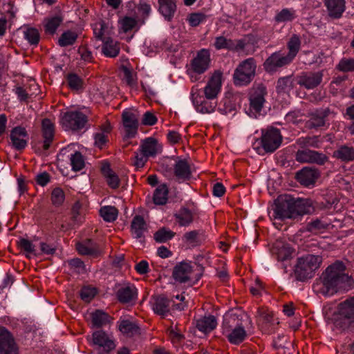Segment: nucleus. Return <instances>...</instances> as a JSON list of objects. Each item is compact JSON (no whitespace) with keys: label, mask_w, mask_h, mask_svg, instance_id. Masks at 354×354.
I'll use <instances>...</instances> for the list:
<instances>
[{"label":"nucleus","mask_w":354,"mask_h":354,"mask_svg":"<svg viewBox=\"0 0 354 354\" xmlns=\"http://www.w3.org/2000/svg\"><path fill=\"white\" fill-rule=\"evenodd\" d=\"M345 266L340 261H336L329 266L317 279L313 286L316 294L325 297L332 296L343 290L350 288L352 281L345 273Z\"/></svg>","instance_id":"obj_1"},{"label":"nucleus","mask_w":354,"mask_h":354,"mask_svg":"<svg viewBox=\"0 0 354 354\" xmlns=\"http://www.w3.org/2000/svg\"><path fill=\"white\" fill-rule=\"evenodd\" d=\"M314 210L309 199L295 198L290 195H280L275 201L274 216L275 218H295L311 213Z\"/></svg>","instance_id":"obj_2"},{"label":"nucleus","mask_w":354,"mask_h":354,"mask_svg":"<svg viewBox=\"0 0 354 354\" xmlns=\"http://www.w3.org/2000/svg\"><path fill=\"white\" fill-rule=\"evenodd\" d=\"M244 317L243 313H228L224 315L222 332L231 344H239L247 336L243 326Z\"/></svg>","instance_id":"obj_3"},{"label":"nucleus","mask_w":354,"mask_h":354,"mask_svg":"<svg viewBox=\"0 0 354 354\" xmlns=\"http://www.w3.org/2000/svg\"><path fill=\"white\" fill-rule=\"evenodd\" d=\"M282 142V136L279 130L270 128L262 132L260 140L253 144V149L259 154L272 153L277 149Z\"/></svg>","instance_id":"obj_4"},{"label":"nucleus","mask_w":354,"mask_h":354,"mask_svg":"<svg viewBox=\"0 0 354 354\" xmlns=\"http://www.w3.org/2000/svg\"><path fill=\"white\" fill-rule=\"evenodd\" d=\"M322 261V257L318 255L308 254L299 258L295 270L297 279L303 281L312 278Z\"/></svg>","instance_id":"obj_5"},{"label":"nucleus","mask_w":354,"mask_h":354,"mask_svg":"<svg viewBox=\"0 0 354 354\" xmlns=\"http://www.w3.org/2000/svg\"><path fill=\"white\" fill-rule=\"evenodd\" d=\"M256 62L248 58L239 64L234 73V82L237 86H245L252 80L255 75Z\"/></svg>","instance_id":"obj_6"},{"label":"nucleus","mask_w":354,"mask_h":354,"mask_svg":"<svg viewBox=\"0 0 354 354\" xmlns=\"http://www.w3.org/2000/svg\"><path fill=\"white\" fill-rule=\"evenodd\" d=\"M211 62L210 53L207 49L199 50L196 56L192 60L187 73L192 82L198 80L197 75L204 73L209 68Z\"/></svg>","instance_id":"obj_7"},{"label":"nucleus","mask_w":354,"mask_h":354,"mask_svg":"<svg viewBox=\"0 0 354 354\" xmlns=\"http://www.w3.org/2000/svg\"><path fill=\"white\" fill-rule=\"evenodd\" d=\"M190 99L196 110L201 113H211L214 111L217 106L215 99L202 95L200 89L196 86L192 88Z\"/></svg>","instance_id":"obj_8"},{"label":"nucleus","mask_w":354,"mask_h":354,"mask_svg":"<svg viewBox=\"0 0 354 354\" xmlns=\"http://www.w3.org/2000/svg\"><path fill=\"white\" fill-rule=\"evenodd\" d=\"M266 88L262 84L254 86L249 94L250 106L248 114L257 117L260 113L266 102Z\"/></svg>","instance_id":"obj_9"},{"label":"nucleus","mask_w":354,"mask_h":354,"mask_svg":"<svg viewBox=\"0 0 354 354\" xmlns=\"http://www.w3.org/2000/svg\"><path fill=\"white\" fill-rule=\"evenodd\" d=\"M87 122L86 115L78 111H67L61 118V124L66 131L82 129L85 127Z\"/></svg>","instance_id":"obj_10"},{"label":"nucleus","mask_w":354,"mask_h":354,"mask_svg":"<svg viewBox=\"0 0 354 354\" xmlns=\"http://www.w3.org/2000/svg\"><path fill=\"white\" fill-rule=\"evenodd\" d=\"M194 267L191 262L182 261L176 265L173 270L174 279L179 283H188L192 280L198 281L201 275L195 276Z\"/></svg>","instance_id":"obj_11"},{"label":"nucleus","mask_w":354,"mask_h":354,"mask_svg":"<svg viewBox=\"0 0 354 354\" xmlns=\"http://www.w3.org/2000/svg\"><path fill=\"white\" fill-rule=\"evenodd\" d=\"M295 160L301 163H314L322 165L328 160V157L323 153L304 149L297 151Z\"/></svg>","instance_id":"obj_12"},{"label":"nucleus","mask_w":354,"mask_h":354,"mask_svg":"<svg viewBox=\"0 0 354 354\" xmlns=\"http://www.w3.org/2000/svg\"><path fill=\"white\" fill-rule=\"evenodd\" d=\"M292 60L280 51L272 53L264 62L263 66L266 71L274 72L278 68L289 64Z\"/></svg>","instance_id":"obj_13"},{"label":"nucleus","mask_w":354,"mask_h":354,"mask_svg":"<svg viewBox=\"0 0 354 354\" xmlns=\"http://www.w3.org/2000/svg\"><path fill=\"white\" fill-rule=\"evenodd\" d=\"M10 145L16 150L20 151L26 148L28 141V135L25 128L16 127L12 129L10 135Z\"/></svg>","instance_id":"obj_14"},{"label":"nucleus","mask_w":354,"mask_h":354,"mask_svg":"<svg viewBox=\"0 0 354 354\" xmlns=\"http://www.w3.org/2000/svg\"><path fill=\"white\" fill-rule=\"evenodd\" d=\"M322 78V71L302 73L297 77V83L307 89H313L321 84Z\"/></svg>","instance_id":"obj_15"},{"label":"nucleus","mask_w":354,"mask_h":354,"mask_svg":"<svg viewBox=\"0 0 354 354\" xmlns=\"http://www.w3.org/2000/svg\"><path fill=\"white\" fill-rule=\"evenodd\" d=\"M221 85L222 73L218 71H215L204 88V94L205 97L216 100L218 94L221 91Z\"/></svg>","instance_id":"obj_16"},{"label":"nucleus","mask_w":354,"mask_h":354,"mask_svg":"<svg viewBox=\"0 0 354 354\" xmlns=\"http://www.w3.org/2000/svg\"><path fill=\"white\" fill-rule=\"evenodd\" d=\"M92 341L93 344L101 348L106 353L113 350L116 346L113 339L103 330L94 332L92 335Z\"/></svg>","instance_id":"obj_17"},{"label":"nucleus","mask_w":354,"mask_h":354,"mask_svg":"<svg viewBox=\"0 0 354 354\" xmlns=\"http://www.w3.org/2000/svg\"><path fill=\"white\" fill-rule=\"evenodd\" d=\"M0 354H17V348L10 332L0 328Z\"/></svg>","instance_id":"obj_18"},{"label":"nucleus","mask_w":354,"mask_h":354,"mask_svg":"<svg viewBox=\"0 0 354 354\" xmlns=\"http://www.w3.org/2000/svg\"><path fill=\"white\" fill-rule=\"evenodd\" d=\"M138 295V290L133 284L127 283L119 288L116 292L118 301L122 304L134 301Z\"/></svg>","instance_id":"obj_19"},{"label":"nucleus","mask_w":354,"mask_h":354,"mask_svg":"<svg viewBox=\"0 0 354 354\" xmlns=\"http://www.w3.org/2000/svg\"><path fill=\"white\" fill-rule=\"evenodd\" d=\"M328 15L333 19H339L346 10L345 0H324Z\"/></svg>","instance_id":"obj_20"},{"label":"nucleus","mask_w":354,"mask_h":354,"mask_svg":"<svg viewBox=\"0 0 354 354\" xmlns=\"http://www.w3.org/2000/svg\"><path fill=\"white\" fill-rule=\"evenodd\" d=\"M174 174L179 182L189 180L191 178L192 171L187 161L181 159L176 160L174 165Z\"/></svg>","instance_id":"obj_21"},{"label":"nucleus","mask_w":354,"mask_h":354,"mask_svg":"<svg viewBox=\"0 0 354 354\" xmlns=\"http://www.w3.org/2000/svg\"><path fill=\"white\" fill-rule=\"evenodd\" d=\"M41 130L44 141L42 147L44 150L49 149L55 135V124L48 118H45L41 122Z\"/></svg>","instance_id":"obj_22"},{"label":"nucleus","mask_w":354,"mask_h":354,"mask_svg":"<svg viewBox=\"0 0 354 354\" xmlns=\"http://www.w3.org/2000/svg\"><path fill=\"white\" fill-rule=\"evenodd\" d=\"M319 176V174L317 169L306 167L298 171L296 176L301 185L309 187L315 183Z\"/></svg>","instance_id":"obj_23"},{"label":"nucleus","mask_w":354,"mask_h":354,"mask_svg":"<svg viewBox=\"0 0 354 354\" xmlns=\"http://www.w3.org/2000/svg\"><path fill=\"white\" fill-rule=\"evenodd\" d=\"M337 314L348 323H354V298H350L340 303L337 306Z\"/></svg>","instance_id":"obj_24"},{"label":"nucleus","mask_w":354,"mask_h":354,"mask_svg":"<svg viewBox=\"0 0 354 354\" xmlns=\"http://www.w3.org/2000/svg\"><path fill=\"white\" fill-rule=\"evenodd\" d=\"M330 113V111L328 109L315 111L310 113V119L306 122V126L310 129L324 126L326 122V118Z\"/></svg>","instance_id":"obj_25"},{"label":"nucleus","mask_w":354,"mask_h":354,"mask_svg":"<svg viewBox=\"0 0 354 354\" xmlns=\"http://www.w3.org/2000/svg\"><path fill=\"white\" fill-rule=\"evenodd\" d=\"M153 312L162 317H166L169 313V301L164 296H156L151 301Z\"/></svg>","instance_id":"obj_26"},{"label":"nucleus","mask_w":354,"mask_h":354,"mask_svg":"<svg viewBox=\"0 0 354 354\" xmlns=\"http://www.w3.org/2000/svg\"><path fill=\"white\" fill-rule=\"evenodd\" d=\"M122 121L127 136L133 137L138 128V120L135 114L129 111H124Z\"/></svg>","instance_id":"obj_27"},{"label":"nucleus","mask_w":354,"mask_h":354,"mask_svg":"<svg viewBox=\"0 0 354 354\" xmlns=\"http://www.w3.org/2000/svg\"><path fill=\"white\" fill-rule=\"evenodd\" d=\"M140 149L147 156H155L161 153L162 147L157 140L153 138H148L142 141Z\"/></svg>","instance_id":"obj_28"},{"label":"nucleus","mask_w":354,"mask_h":354,"mask_svg":"<svg viewBox=\"0 0 354 354\" xmlns=\"http://www.w3.org/2000/svg\"><path fill=\"white\" fill-rule=\"evenodd\" d=\"M91 324L93 327L101 328L111 324L113 318L102 310H95L91 313Z\"/></svg>","instance_id":"obj_29"},{"label":"nucleus","mask_w":354,"mask_h":354,"mask_svg":"<svg viewBox=\"0 0 354 354\" xmlns=\"http://www.w3.org/2000/svg\"><path fill=\"white\" fill-rule=\"evenodd\" d=\"M272 250L279 261H285L289 259L292 253L290 245L281 241H277L274 243Z\"/></svg>","instance_id":"obj_30"},{"label":"nucleus","mask_w":354,"mask_h":354,"mask_svg":"<svg viewBox=\"0 0 354 354\" xmlns=\"http://www.w3.org/2000/svg\"><path fill=\"white\" fill-rule=\"evenodd\" d=\"M147 224L141 216H136L131 223V232L134 238L142 241L144 233L147 232Z\"/></svg>","instance_id":"obj_31"},{"label":"nucleus","mask_w":354,"mask_h":354,"mask_svg":"<svg viewBox=\"0 0 354 354\" xmlns=\"http://www.w3.org/2000/svg\"><path fill=\"white\" fill-rule=\"evenodd\" d=\"M159 11L164 17L169 21L176 10V0H158Z\"/></svg>","instance_id":"obj_32"},{"label":"nucleus","mask_w":354,"mask_h":354,"mask_svg":"<svg viewBox=\"0 0 354 354\" xmlns=\"http://www.w3.org/2000/svg\"><path fill=\"white\" fill-rule=\"evenodd\" d=\"M217 325V322L214 316H204L196 322L197 328L204 333H207L214 330Z\"/></svg>","instance_id":"obj_33"},{"label":"nucleus","mask_w":354,"mask_h":354,"mask_svg":"<svg viewBox=\"0 0 354 354\" xmlns=\"http://www.w3.org/2000/svg\"><path fill=\"white\" fill-rule=\"evenodd\" d=\"M260 321L268 333H274L276 326L279 324L278 319L274 317L273 313L269 311H263L260 313Z\"/></svg>","instance_id":"obj_34"},{"label":"nucleus","mask_w":354,"mask_h":354,"mask_svg":"<svg viewBox=\"0 0 354 354\" xmlns=\"http://www.w3.org/2000/svg\"><path fill=\"white\" fill-rule=\"evenodd\" d=\"M102 172L109 186L112 189H117L120 185V178L118 175L110 168L109 164H104L102 167Z\"/></svg>","instance_id":"obj_35"},{"label":"nucleus","mask_w":354,"mask_h":354,"mask_svg":"<svg viewBox=\"0 0 354 354\" xmlns=\"http://www.w3.org/2000/svg\"><path fill=\"white\" fill-rule=\"evenodd\" d=\"M111 131L109 123H105L101 126L100 131L94 134L95 145L102 148L107 142L108 135Z\"/></svg>","instance_id":"obj_36"},{"label":"nucleus","mask_w":354,"mask_h":354,"mask_svg":"<svg viewBox=\"0 0 354 354\" xmlns=\"http://www.w3.org/2000/svg\"><path fill=\"white\" fill-rule=\"evenodd\" d=\"M174 217L180 226H188L194 219L193 213L187 208L182 207L176 213Z\"/></svg>","instance_id":"obj_37"},{"label":"nucleus","mask_w":354,"mask_h":354,"mask_svg":"<svg viewBox=\"0 0 354 354\" xmlns=\"http://www.w3.org/2000/svg\"><path fill=\"white\" fill-rule=\"evenodd\" d=\"M102 50L105 56L115 57L120 53L119 43L109 38L104 42Z\"/></svg>","instance_id":"obj_38"},{"label":"nucleus","mask_w":354,"mask_h":354,"mask_svg":"<svg viewBox=\"0 0 354 354\" xmlns=\"http://www.w3.org/2000/svg\"><path fill=\"white\" fill-rule=\"evenodd\" d=\"M169 189L166 184L158 186L153 193V202L156 205H164L168 199Z\"/></svg>","instance_id":"obj_39"},{"label":"nucleus","mask_w":354,"mask_h":354,"mask_svg":"<svg viewBox=\"0 0 354 354\" xmlns=\"http://www.w3.org/2000/svg\"><path fill=\"white\" fill-rule=\"evenodd\" d=\"M334 156L343 161H351L354 159V149L346 145L341 146L334 151Z\"/></svg>","instance_id":"obj_40"},{"label":"nucleus","mask_w":354,"mask_h":354,"mask_svg":"<svg viewBox=\"0 0 354 354\" xmlns=\"http://www.w3.org/2000/svg\"><path fill=\"white\" fill-rule=\"evenodd\" d=\"M288 53L286 55L292 61L296 57L301 47V41L297 35H292L287 44Z\"/></svg>","instance_id":"obj_41"},{"label":"nucleus","mask_w":354,"mask_h":354,"mask_svg":"<svg viewBox=\"0 0 354 354\" xmlns=\"http://www.w3.org/2000/svg\"><path fill=\"white\" fill-rule=\"evenodd\" d=\"M77 249L79 253L84 255L95 256L99 253L97 247L90 240L85 243H78Z\"/></svg>","instance_id":"obj_42"},{"label":"nucleus","mask_w":354,"mask_h":354,"mask_svg":"<svg viewBox=\"0 0 354 354\" xmlns=\"http://www.w3.org/2000/svg\"><path fill=\"white\" fill-rule=\"evenodd\" d=\"M100 216L105 221L113 222L118 217V209L113 206H104L100 210Z\"/></svg>","instance_id":"obj_43"},{"label":"nucleus","mask_w":354,"mask_h":354,"mask_svg":"<svg viewBox=\"0 0 354 354\" xmlns=\"http://www.w3.org/2000/svg\"><path fill=\"white\" fill-rule=\"evenodd\" d=\"M68 86L73 91H80L83 88V80L77 74L69 73L66 76Z\"/></svg>","instance_id":"obj_44"},{"label":"nucleus","mask_w":354,"mask_h":354,"mask_svg":"<svg viewBox=\"0 0 354 354\" xmlns=\"http://www.w3.org/2000/svg\"><path fill=\"white\" fill-rule=\"evenodd\" d=\"M119 330L125 335H130L136 330V324L129 319H120L118 322Z\"/></svg>","instance_id":"obj_45"},{"label":"nucleus","mask_w":354,"mask_h":354,"mask_svg":"<svg viewBox=\"0 0 354 354\" xmlns=\"http://www.w3.org/2000/svg\"><path fill=\"white\" fill-rule=\"evenodd\" d=\"M71 165L73 171H80L85 165L84 159L82 153L75 151L70 155Z\"/></svg>","instance_id":"obj_46"},{"label":"nucleus","mask_w":354,"mask_h":354,"mask_svg":"<svg viewBox=\"0 0 354 354\" xmlns=\"http://www.w3.org/2000/svg\"><path fill=\"white\" fill-rule=\"evenodd\" d=\"M77 35L72 31H66L62 34L58 39V44L62 47L73 45L76 41Z\"/></svg>","instance_id":"obj_47"},{"label":"nucleus","mask_w":354,"mask_h":354,"mask_svg":"<svg viewBox=\"0 0 354 354\" xmlns=\"http://www.w3.org/2000/svg\"><path fill=\"white\" fill-rule=\"evenodd\" d=\"M295 10L292 8H284L281 10L276 16L275 20L277 22L290 21L295 18Z\"/></svg>","instance_id":"obj_48"},{"label":"nucleus","mask_w":354,"mask_h":354,"mask_svg":"<svg viewBox=\"0 0 354 354\" xmlns=\"http://www.w3.org/2000/svg\"><path fill=\"white\" fill-rule=\"evenodd\" d=\"M297 143L304 148L309 147L319 148L321 145V142L317 136L300 138L297 140Z\"/></svg>","instance_id":"obj_49"},{"label":"nucleus","mask_w":354,"mask_h":354,"mask_svg":"<svg viewBox=\"0 0 354 354\" xmlns=\"http://www.w3.org/2000/svg\"><path fill=\"white\" fill-rule=\"evenodd\" d=\"M136 24V19L131 17H124L119 20V28L124 32L131 31Z\"/></svg>","instance_id":"obj_50"},{"label":"nucleus","mask_w":354,"mask_h":354,"mask_svg":"<svg viewBox=\"0 0 354 354\" xmlns=\"http://www.w3.org/2000/svg\"><path fill=\"white\" fill-rule=\"evenodd\" d=\"M174 236V232L167 228H161L153 235L154 239L159 243H164L171 239Z\"/></svg>","instance_id":"obj_51"},{"label":"nucleus","mask_w":354,"mask_h":354,"mask_svg":"<svg viewBox=\"0 0 354 354\" xmlns=\"http://www.w3.org/2000/svg\"><path fill=\"white\" fill-rule=\"evenodd\" d=\"M24 38L32 45H37L39 41V33L36 28H27L24 30Z\"/></svg>","instance_id":"obj_52"},{"label":"nucleus","mask_w":354,"mask_h":354,"mask_svg":"<svg viewBox=\"0 0 354 354\" xmlns=\"http://www.w3.org/2000/svg\"><path fill=\"white\" fill-rule=\"evenodd\" d=\"M328 225H329L328 223H324L321 220L316 219L309 222L306 225V229L308 231L316 234L326 229Z\"/></svg>","instance_id":"obj_53"},{"label":"nucleus","mask_w":354,"mask_h":354,"mask_svg":"<svg viewBox=\"0 0 354 354\" xmlns=\"http://www.w3.org/2000/svg\"><path fill=\"white\" fill-rule=\"evenodd\" d=\"M18 246L26 252L27 257L30 258L31 255L35 254V245L26 239H19Z\"/></svg>","instance_id":"obj_54"},{"label":"nucleus","mask_w":354,"mask_h":354,"mask_svg":"<svg viewBox=\"0 0 354 354\" xmlns=\"http://www.w3.org/2000/svg\"><path fill=\"white\" fill-rule=\"evenodd\" d=\"M62 21V19L57 16L48 19L45 24L46 31L50 34L55 33Z\"/></svg>","instance_id":"obj_55"},{"label":"nucleus","mask_w":354,"mask_h":354,"mask_svg":"<svg viewBox=\"0 0 354 354\" xmlns=\"http://www.w3.org/2000/svg\"><path fill=\"white\" fill-rule=\"evenodd\" d=\"M68 264L70 269L76 273L82 274L86 272L85 265L80 259H71L68 261Z\"/></svg>","instance_id":"obj_56"},{"label":"nucleus","mask_w":354,"mask_h":354,"mask_svg":"<svg viewBox=\"0 0 354 354\" xmlns=\"http://www.w3.org/2000/svg\"><path fill=\"white\" fill-rule=\"evenodd\" d=\"M147 159L148 157L140 149L139 151L135 152L132 162L136 169H140L144 167Z\"/></svg>","instance_id":"obj_57"},{"label":"nucleus","mask_w":354,"mask_h":354,"mask_svg":"<svg viewBox=\"0 0 354 354\" xmlns=\"http://www.w3.org/2000/svg\"><path fill=\"white\" fill-rule=\"evenodd\" d=\"M122 72L123 74V78L127 84L132 88L135 87L136 84V75L132 73V71L127 66H122Z\"/></svg>","instance_id":"obj_58"},{"label":"nucleus","mask_w":354,"mask_h":354,"mask_svg":"<svg viewBox=\"0 0 354 354\" xmlns=\"http://www.w3.org/2000/svg\"><path fill=\"white\" fill-rule=\"evenodd\" d=\"M337 68L343 72L354 71V59H342L337 65Z\"/></svg>","instance_id":"obj_59"},{"label":"nucleus","mask_w":354,"mask_h":354,"mask_svg":"<svg viewBox=\"0 0 354 354\" xmlns=\"http://www.w3.org/2000/svg\"><path fill=\"white\" fill-rule=\"evenodd\" d=\"M96 290L94 288L84 287L81 289L80 295L81 299L85 302H89L95 297Z\"/></svg>","instance_id":"obj_60"},{"label":"nucleus","mask_w":354,"mask_h":354,"mask_svg":"<svg viewBox=\"0 0 354 354\" xmlns=\"http://www.w3.org/2000/svg\"><path fill=\"white\" fill-rule=\"evenodd\" d=\"M292 88V81L290 77H281L277 82V89L279 92H288Z\"/></svg>","instance_id":"obj_61"},{"label":"nucleus","mask_w":354,"mask_h":354,"mask_svg":"<svg viewBox=\"0 0 354 354\" xmlns=\"http://www.w3.org/2000/svg\"><path fill=\"white\" fill-rule=\"evenodd\" d=\"M304 115L299 111H293L286 115L285 119L286 122L298 124L303 120Z\"/></svg>","instance_id":"obj_62"},{"label":"nucleus","mask_w":354,"mask_h":354,"mask_svg":"<svg viewBox=\"0 0 354 354\" xmlns=\"http://www.w3.org/2000/svg\"><path fill=\"white\" fill-rule=\"evenodd\" d=\"M51 200L55 205H60L64 201V194L62 189L55 188L51 195Z\"/></svg>","instance_id":"obj_63"},{"label":"nucleus","mask_w":354,"mask_h":354,"mask_svg":"<svg viewBox=\"0 0 354 354\" xmlns=\"http://www.w3.org/2000/svg\"><path fill=\"white\" fill-rule=\"evenodd\" d=\"M139 14L143 17H148L151 11L148 0H140L138 6Z\"/></svg>","instance_id":"obj_64"}]
</instances>
